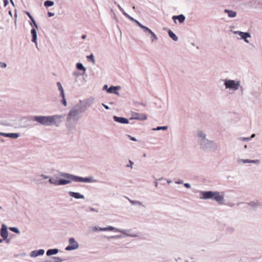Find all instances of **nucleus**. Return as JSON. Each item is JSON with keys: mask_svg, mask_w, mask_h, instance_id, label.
Instances as JSON below:
<instances>
[{"mask_svg": "<svg viewBox=\"0 0 262 262\" xmlns=\"http://www.w3.org/2000/svg\"><path fill=\"white\" fill-rule=\"evenodd\" d=\"M168 128L167 126H158L152 129L153 130H166Z\"/></svg>", "mask_w": 262, "mask_h": 262, "instance_id": "obj_33", "label": "nucleus"}, {"mask_svg": "<svg viewBox=\"0 0 262 262\" xmlns=\"http://www.w3.org/2000/svg\"><path fill=\"white\" fill-rule=\"evenodd\" d=\"M49 183L51 184L57 185V181L58 180H56L55 179L51 178L50 177L49 178Z\"/></svg>", "mask_w": 262, "mask_h": 262, "instance_id": "obj_32", "label": "nucleus"}, {"mask_svg": "<svg viewBox=\"0 0 262 262\" xmlns=\"http://www.w3.org/2000/svg\"><path fill=\"white\" fill-rule=\"evenodd\" d=\"M69 245L66 247V251H72L77 249L79 248V244L74 237H71L69 240Z\"/></svg>", "mask_w": 262, "mask_h": 262, "instance_id": "obj_13", "label": "nucleus"}, {"mask_svg": "<svg viewBox=\"0 0 262 262\" xmlns=\"http://www.w3.org/2000/svg\"><path fill=\"white\" fill-rule=\"evenodd\" d=\"M40 177H42L44 179H49V178L50 177L49 176H48L47 175H45L44 174H41Z\"/></svg>", "mask_w": 262, "mask_h": 262, "instance_id": "obj_42", "label": "nucleus"}, {"mask_svg": "<svg viewBox=\"0 0 262 262\" xmlns=\"http://www.w3.org/2000/svg\"><path fill=\"white\" fill-rule=\"evenodd\" d=\"M2 134H5V133H1V132H0V135L2 136Z\"/></svg>", "mask_w": 262, "mask_h": 262, "instance_id": "obj_60", "label": "nucleus"}, {"mask_svg": "<svg viewBox=\"0 0 262 262\" xmlns=\"http://www.w3.org/2000/svg\"><path fill=\"white\" fill-rule=\"evenodd\" d=\"M237 140L240 141H245V142H248L250 140V138H249L248 137H239L237 138Z\"/></svg>", "mask_w": 262, "mask_h": 262, "instance_id": "obj_34", "label": "nucleus"}, {"mask_svg": "<svg viewBox=\"0 0 262 262\" xmlns=\"http://www.w3.org/2000/svg\"><path fill=\"white\" fill-rule=\"evenodd\" d=\"M76 68L79 70H83V71H86V69L84 67L81 63L78 62L76 64Z\"/></svg>", "mask_w": 262, "mask_h": 262, "instance_id": "obj_30", "label": "nucleus"}, {"mask_svg": "<svg viewBox=\"0 0 262 262\" xmlns=\"http://www.w3.org/2000/svg\"><path fill=\"white\" fill-rule=\"evenodd\" d=\"M259 5L260 6L261 8H262V2L260 3Z\"/></svg>", "mask_w": 262, "mask_h": 262, "instance_id": "obj_57", "label": "nucleus"}, {"mask_svg": "<svg viewBox=\"0 0 262 262\" xmlns=\"http://www.w3.org/2000/svg\"><path fill=\"white\" fill-rule=\"evenodd\" d=\"M45 262H49L48 260H46L45 261Z\"/></svg>", "mask_w": 262, "mask_h": 262, "instance_id": "obj_64", "label": "nucleus"}, {"mask_svg": "<svg viewBox=\"0 0 262 262\" xmlns=\"http://www.w3.org/2000/svg\"><path fill=\"white\" fill-rule=\"evenodd\" d=\"M147 119V115L143 113H138L134 112L132 114V116L130 120H138L140 121L146 120Z\"/></svg>", "mask_w": 262, "mask_h": 262, "instance_id": "obj_14", "label": "nucleus"}, {"mask_svg": "<svg viewBox=\"0 0 262 262\" xmlns=\"http://www.w3.org/2000/svg\"><path fill=\"white\" fill-rule=\"evenodd\" d=\"M129 164H127L126 165V167L127 168H130L131 169H133V165L134 164V163L130 160H129Z\"/></svg>", "mask_w": 262, "mask_h": 262, "instance_id": "obj_38", "label": "nucleus"}, {"mask_svg": "<svg viewBox=\"0 0 262 262\" xmlns=\"http://www.w3.org/2000/svg\"><path fill=\"white\" fill-rule=\"evenodd\" d=\"M3 239L0 238V243H2L3 242Z\"/></svg>", "mask_w": 262, "mask_h": 262, "instance_id": "obj_61", "label": "nucleus"}, {"mask_svg": "<svg viewBox=\"0 0 262 262\" xmlns=\"http://www.w3.org/2000/svg\"><path fill=\"white\" fill-rule=\"evenodd\" d=\"M184 185L187 188H190L191 187V185L189 183H185Z\"/></svg>", "mask_w": 262, "mask_h": 262, "instance_id": "obj_46", "label": "nucleus"}, {"mask_svg": "<svg viewBox=\"0 0 262 262\" xmlns=\"http://www.w3.org/2000/svg\"><path fill=\"white\" fill-rule=\"evenodd\" d=\"M57 86L58 87V90L60 91V95L61 97H63L64 94V89L62 86L61 83L60 82H58L57 83Z\"/></svg>", "mask_w": 262, "mask_h": 262, "instance_id": "obj_28", "label": "nucleus"}, {"mask_svg": "<svg viewBox=\"0 0 262 262\" xmlns=\"http://www.w3.org/2000/svg\"><path fill=\"white\" fill-rule=\"evenodd\" d=\"M128 136L132 141H137V139L135 137H132L130 135H128Z\"/></svg>", "mask_w": 262, "mask_h": 262, "instance_id": "obj_45", "label": "nucleus"}, {"mask_svg": "<svg viewBox=\"0 0 262 262\" xmlns=\"http://www.w3.org/2000/svg\"><path fill=\"white\" fill-rule=\"evenodd\" d=\"M92 230L93 232H96L98 231H114L115 232H119L122 234L120 235H113L108 237V239H118L125 237H137L139 235L137 233L135 232L133 229H125L122 228H116L113 226H108L106 227H100L95 226L92 227Z\"/></svg>", "mask_w": 262, "mask_h": 262, "instance_id": "obj_1", "label": "nucleus"}, {"mask_svg": "<svg viewBox=\"0 0 262 262\" xmlns=\"http://www.w3.org/2000/svg\"><path fill=\"white\" fill-rule=\"evenodd\" d=\"M114 3L117 6L118 8L119 9V10L122 12V13L127 18H128L130 20H131L132 21H134V22H135L137 24V21H139L138 20L134 19L133 17H131L130 16H129L127 13H126L124 9L121 7V6L117 4L116 2H114Z\"/></svg>", "mask_w": 262, "mask_h": 262, "instance_id": "obj_16", "label": "nucleus"}, {"mask_svg": "<svg viewBox=\"0 0 262 262\" xmlns=\"http://www.w3.org/2000/svg\"><path fill=\"white\" fill-rule=\"evenodd\" d=\"M155 186H156V187H157V186H158V183H157V182H156L155 183Z\"/></svg>", "mask_w": 262, "mask_h": 262, "instance_id": "obj_55", "label": "nucleus"}, {"mask_svg": "<svg viewBox=\"0 0 262 262\" xmlns=\"http://www.w3.org/2000/svg\"><path fill=\"white\" fill-rule=\"evenodd\" d=\"M128 200H129V202L132 205H136V206H137L142 207H145V206L143 205V203L140 202V201H134V200H130V199H128Z\"/></svg>", "mask_w": 262, "mask_h": 262, "instance_id": "obj_26", "label": "nucleus"}, {"mask_svg": "<svg viewBox=\"0 0 262 262\" xmlns=\"http://www.w3.org/2000/svg\"><path fill=\"white\" fill-rule=\"evenodd\" d=\"M224 192L212 191H200L199 198L201 200L212 199L220 205L224 204L225 203Z\"/></svg>", "mask_w": 262, "mask_h": 262, "instance_id": "obj_5", "label": "nucleus"}, {"mask_svg": "<svg viewBox=\"0 0 262 262\" xmlns=\"http://www.w3.org/2000/svg\"><path fill=\"white\" fill-rule=\"evenodd\" d=\"M137 25L144 30L147 36H150L151 42L154 43L158 40L157 35L149 28L142 25L139 21H137Z\"/></svg>", "mask_w": 262, "mask_h": 262, "instance_id": "obj_7", "label": "nucleus"}, {"mask_svg": "<svg viewBox=\"0 0 262 262\" xmlns=\"http://www.w3.org/2000/svg\"><path fill=\"white\" fill-rule=\"evenodd\" d=\"M236 162L238 165L254 164L256 165H259L260 164V161L259 159L250 160L248 159H242L241 158L236 159Z\"/></svg>", "mask_w": 262, "mask_h": 262, "instance_id": "obj_10", "label": "nucleus"}, {"mask_svg": "<svg viewBox=\"0 0 262 262\" xmlns=\"http://www.w3.org/2000/svg\"><path fill=\"white\" fill-rule=\"evenodd\" d=\"M183 183V181L182 180H180V181H177L176 182V183L177 184H182Z\"/></svg>", "mask_w": 262, "mask_h": 262, "instance_id": "obj_53", "label": "nucleus"}, {"mask_svg": "<svg viewBox=\"0 0 262 262\" xmlns=\"http://www.w3.org/2000/svg\"><path fill=\"white\" fill-rule=\"evenodd\" d=\"M69 195L76 199H84V196L79 192L69 191Z\"/></svg>", "mask_w": 262, "mask_h": 262, "instance_id": "obj_19", "label": "nucleus"}, {"mask_svg": "<svg viewBox=\"0 0 262 262\" xmlns=\"http://www.w3.org/2000/svg\"><path fill=\"white\" fill-rule=\"evenodd\" d=\"M224 12L228 14V17L230 18H234L237 15L236 12L233 10L225 9Z\"/></svg>", "mask_w": 262, "mask_h": 262, "instance_id": "obj_23", "label": "nucleus"}, {"mask_svg": "<svg viewBox=\"0 0 262 262\" xmlns=\"http://www.w3.org/2000/svg\"><path fill=\"white\" fill-rule=\"evenodd\" d=\"M167 182L168 184H170L171 183V181L168 180L167 181Z\"/></svg>", "mask_w": 262, "mask_h": 262, "instance_id": "obj_54", "label": "nucleus"}, {"mask_svg": "<svg viewBox=\"0 0 262 262\" xmlns=\"http://www.w3.org/2000/svg\"><path fill=\"white\" fill-rule=\"evenodd\" d=\"M248 205L252 207H256L260 206V204L258 200H256L249 202Z\"/></svg>", "mask_w": 262, "mask_h": 262, "instance_id": "obj_27", "label": "nucleus"}, {"mask_svg": "<svg viewBox=\"0 0 262 262\" xmlns=\"http://www.w3.org/2000/svg\"><path fill=\"white\" fill-rule=\"evenodd\" d=\"M31 35L32 36V41L33 42H34L36 44V45L37 46V31H36V29H35V28L32 29V30H31Z\"/></svg>", "mask_w": 262, "mask_h": 262, "instance_id": "obj_22", "label": "nucleus"}, {"mask_svg": "<svg viewBox=\"0 0 262 262\" xmlns=\"http://www.w3.org/2000/svg\"><path fill=\"white\" fill-rule=\"evenodd\" d=\"M2 136L6 137L16 139L19 137L20 134L19 133H5V134H2Z\"/></svg>", "mask_w": 262, "mask_h": 262, "instance_id": "obj_24", "label": "nucleus"}, {"mask_svg": "<svg viewBox=\"0 0 262 262\" xmlns=\"http://www.w3.org/2000/svg\"><path fill=\"white\" fill-rule=\"evenodd\" d=\"M54 4V2L51 1H46L44 3V5L46 7H51V6H53Z\"/></svg>", "mask_w": 262, "mask_h": 262, "instance_id": "obj_31", "label": "nucleus"}, {"mask_svg": "<svg viewBox=\"0 0 262 262\" xmlns=\"http://www.w3.org/2000/svg\"><path fill=\"white\" fill-rule=\"evenodd\" d=\"M162 179H163V178H161L159 179V180H161Z\"/></svg>", "mask_w": 262, "mask_h": 262, "instance_id": "obj_63", "label": "nucleus"}, {"mask_svg": "<svg viewBox=\"0 0 262 262\" xmlns=\"http://www.w3.org/2000/svg\"><path fill=\"white\" fill-rule=\"evenodd\" d=\"M10 1H11V3H12V4L13 5H14V3H13V1H12V0H10Z\"/></svg>", "mask_w": 262, "mask_h": 262, "instance_id": "obj_59", "label": "nucleus"}, {"mask_svg": "<svg viewBox=\"0 0 262 262\" xmlns=\"http://www.w3.org/2000/svg\"><path fill=\"white\" fill-rule=\"evenodd\" d=\"M64 119V116L62 115H55L51 116V126L55 125L57 126L60 125Z\"/></svg>", "mask_w": 262, "mask_h": 262, "instance_id": "obj_11", "label": "nucleus"}, {"mask_svg": "<svg viewBox=\"0 0 262 262\" xmlns=\"http://www.w3.org/2000/svg\"><path fill=\"white\" fill-rule=\"evenodd\" d=\"M102 105L104 107V108L105 109H106V110H109L110 109V107H108V106L107 105H105L104 103H102Z\"/></svg>", "mask_w": 262, "mask_h": 262, "instance_id": "obj_48", "label": "nucleus"}, {"mask_svg": "<svg viewBox=\"0 0 262 262\" xmlns=\"http://www.w3.org/2000/svg\"><path fill=\"white\" fill-rule=\"evenodd\" d=\"M0 67L2 68H5L7 67V64L5 62H0Z\"/></svg>", "mask_w": 262, "mask_h": 262, "instance_id": "obj_40", "label": "nucleus"}, {"mask_svg": "<svg viewBox=\"0 0 262 262\" xmlns=\"http://www.w3.org/2000/svg\"><path fill=\"white\" fill-rule=\"evenodd\" d=\"M185 16L183 14H180L179 15H175L172 17V19L176 22V20L178 19L180 23H183L185 20Z\"/></svg>", "mask_w": 262, "mask_h": 262, "instance_id": "obj_21", "label": "nucleus"}, {"mask_svg": "<svg viewBox=\"0 0 262 262\" xmlns=\"http://www.w3.org/2000/svg\"><path fill=\"white\" fill-rule=\"evenodd\" d=\"M54 260L53 262H62L63 259L59 257H52V258Z\"/></svg>", "mask_w": 262, "mask_h": 262, "instance_id": "obj_35", "label": "nucleus"}, {"mask_svg": "<svg viewBox=\"0 0 262 262\" xmlns=\"http://www.w3.org/2000/svg\"><path fill=\"white\" fill-rule=\"evenodd\" d=\"M255 134H253L251 136V137H248V138H250V140H251L252 138H254V137H255Z\"/></svg>", "mask_w": 262, "mask_h": 262, "instance_id": "obj_51", "label": "nucleus"}, {"mask_svg": "<svg viewBox=\"0 0 262 262\" xmlns=\"http://www.w3.org/2000/svg\"><path fill=\"white\" fill-rule=\"evenodd\" d=\"M59 250L58 249H51L47 251L46 254L47 256H50L57 254Z\"/></svg>", "mask_w": 262, "mask_h": 262, "instance_id": "obj_25", "label": "nucleus"}, {"mask_svg": "<svg viewBox=\"0 0 262 262\" xmlns=\"http://www.w3.org/2000/svg\"><path fill=\"white\" fill-rule=\"evenodd\" d=\"M90 211H92V212H98V210L97 209L95 208L91 207V208H90Z\"/></svg>", "mask_w": 262, "mask_h": 262, "instance_id": "obj_43", "label": "nucleus"}, {"mask_svg": "<svg viewBox=\"0 0 262 262\" xmlns=\"http://www.w3.org/2000/svg\"><path fill=\"white\" fill-rule=\"evenodd\" d=\"M21 255L23 256H25L26 255V253H23L21 254Z\"/></svg>", "mask_w": 262, "mask_h": 262, "instance_id": "obj_56", "label": "nucleus"}, {"mask_svg": "<svg viewBox=\"0 0 262 262\" xmlns=\"http://www.w3.org/2000/svg\"><path fill=\"white\" fill-rule=\"evenodd\" d=\"M31 21H32L34 27L35 28V29H38V26H37L36 21H35L34 19H33Z\"/></svg>", "mask_w": 262, "mask_h": 262, "instance_id": "obj_41", "label": "nucleus"}, {"mask_svg": "<svg viewBox=\"0 0 262 262\" xmlns=\"http://www.w3.org/2000/svg\"><path fill=\"white\" fill-rule=\"evenodd\" d=\"M9 13L10 15H12V12L11 11H9Z\"/></svg>", "mask_w": 262, "mask_h": 262, "instance_id": "obj_58", "label": "nucleus"}, {"mask_svg": "<svg viewBox=\"0 0 262 262\" xmlns=\"http://www.w3.org/2000/svg\"><path fill=\"white\" fill-rule=\"evenodd\" d=\"M82 111L81 106L77 104L73 106L70 110L66 119V126L69 129L75 127L81 117L80 113H84Z\"/></svg>", "mask_w": 262, "mask_h": 262, "instance_id": "obj_3", "label": "nucleus"}, {"mask_svg": "<svg viewBox=\"0 0 262 262\" xmlns=\"http://www.w3.org/2000/svg\"><path fill=\"white\" fill-rule=\"evenodd\" d=\"M4 6L6 7L9 3L8 0H4Z\"/></svg>", "mask_w": 262, "mask_h": 262, "instance_id": "obj_47", "label": "nucleus"}, {"mask_svg": "<svg viewBox=\"0 0 262 262\" xmlns=\"http://www.w3.org/2000/svg\"><path fill=\"white\" fill-rule=\"evenodd\" d=\"M86 37V35L85 34H83L81 36V38L82 39H85Z\"/></svg>", "mask_w": 262, "mask_h": 262, "instance_id": "obj_52", "label": "nucleus"}, {"mask_svg": "<svg viewBox=\"0 0 262 262\" xmlns=\"http://www.w3.org/2000/svg\"><path fill=\"white\" fill-rule=\"evenodd\" d=\"M114 120L115 122L121 123V124H128L129 123L128 120L124 117H117L114 116L113 117Z\"/></svg>", "mask_w": 262, "mask_h": 262, "instance_id": "obj_18", "label": "nucleus"}, {"mask_svg": "<svg viewBox=\"0 0 262 262\" xmlns=\"http://www.w3.org/2000/svg\"><path fill=\"white\" fill-rule=\"evenodd\" d=\"M87 58L90 59L93 63L95 62V60L93 54H92L90 55L87 56Z\"/></svg>", "mask_w": 262, "mask_h": 262, "instance_id": "obj_39", "label": "nucleus"}, {"mask_svg": "<svg viewBox=\"0 0 262 262\" xmlns=\"http://www.w3.org/2000/svg\"><path fill=\"white\" fill-rule=\"evenodd\" d=\"M62 97V100H61V103L64 106H66L67 105V102L66 99L65 95H64L63 97Z\"/></svg>", "mask_w": 262, "mask_h": 262, "instance_id": "obj_37", "label": "nucleus"}, {"mask_svg": "<svg viewBox=\"0 0 262 262\" xmlns=\"http://www.w3.org/2000/svg\"><path fill=\"white\" fill-rule=\"evenodd\" d=\"M168 35L169 37L174 41H177L178 40V37L177 35L171 30L168 31Z\"/></svg>", "mask_w": 262, "mask_h": 262, "instance_id": "obj_29", "label": "nucleus"}, {"mask_svg": "<svg viewBox=\"0 0 262 262\" xmlns=\"http://www.w3.org/2000/svg\"><path fill=\"white\" fill-rule=\"evenodd\" d=\"M10 230L17 234L20 233L19 229L16 227H11L10 228Z\"/></svg>", "mask_w": 262, "mask_h": 262, "instance_id": "obj_36", "label": "nucleus"}, {"mask_svg": "<svg viewBox=\"0 0 262 262\" xmlns=\"http://www.w3.org/2000/svg\"><path fill=\"white\" fill-rule=\"evenodd\" d=\"M33 120L45 126H51V116H36Z\"/></svg>", "mask_w": 262, "mask_h": 262, "instance_id": "obj_8", "label": "nucleus"}, {"mask_svg": "<svg viewBox=\"0 0 262 262\" xmlns=\"http://www.w3.org/2000/svg\"><path fill=\"white\" fill-rule=\"evenodd\" d=\"M244 148H247V146L246 145H245L244 146Z\"/></svg>", "mask_w": 262, "mask_h": 262, "instance_id": "obj_62", "label": "nucleus"}, {"mask_svg": "<svg viewBox=\"0 0 262 262\" xmlns=\"http://www.w3.org/2000/svg\"><path fill=\"white\" fill-rule=\"evenodd\" d=\"M26 14H27V15L29 16V17L30 18V19L31 20L34 19L33 17L32 16V15H31V14L29 12H26Z\"/></svg>", "mask_w": 262, "mask_h": 262, "instance_id": "obj_44", "label": "nucleus"}, {"mask_svg": "<svg viewBox=\"0 0 262 262\" xmlns=\"http://www.w3.org/2000/svg\"><path fill=\"white\" fill-rule=\"evenodd\" d=\"M48 14L49 17H51V16H53L54 15V14L53 13L49 12L48 13Z\"/></svg>", "mask_w": 262, "mask_h": 262, "instance_id": "obj_49", "label": "nucleus"}, {"mask_svg": "<svg viewBox=\"0 0 262 262\" xmlns=\"http://www.w3.org/2000/svg\"><path fill=\"white\" fill-rule=\"evenodd\" d=\"M60 176L66 179H60L58 180L57 186L64 185L70 183L71 181L86 183H95L96 182V180L93 177L83 178L67 173H62Z\"/></svg>", "mask_w": 262, "mask_h": 262, "instance_id": "obj_4", "label": "nucleus"}, {"mask_svg": "<svg viewBox=\"0 0 262 262\" xmlns=\"http://www.w3.org/2000/svg\"><path fill=\"white\" fill-rule=\"evenodd\" d=\"M120 89V86H112L107 89V92L110 94H115L117 95H119V93L117 92V90H119Z\"/></svg>", "mask_w": 262, "mask_h": 262, "instance_id": "obj_20", "label": "nucleus"}, {"mask_svg": "<svg viewBox=\"0 0 262 262\" xmlns=\"http://www.w3.org/2000/svg\"><path fill=\"white\" fill-rule=\"evenodd\" d=\"M196 137L200 148L203 150L214 152L218 149L217 143L213 140L207 139L206 134L203 130H198Z\"/></svg>", "mask_w": 262, "mask_h": 262, "instance_id": "obj_2", "label": "nucleus"}, {"mask_svg": "<svg viewBox=\"0 0 262 262\" xmlns=\"http://www.w3.org/2000/svg\"><path fill=\"white\" fill-rule=\"evenodd\" d=\"M45 252V250L42 249L35 250L30 253V256L32 258H35L39 256L43 255Z\"/></svg>", "mask_w": 262, "mask_h": 262, "instance_id": "obj_15", "label": "nucleus"}, {"mask_svg": "<svg viewBox=\"0 0 262 262\" xmlns=\"http://www.w3.org/2000/svg\"><path fill=\"white\" fill-rule=\"evenodd\" d=\"M95 99L94 98L91 97L84 100H80L79 104L81 106L82 111H84L88 109L94 102Z\"/></svg>", "mask_w": 262, "mask_h": 262, "instance_id": "obj_12", "label": "nucleus"}, {"mask_svg": "<svg viewBox=\"0 0 262 262\" xmlns=\"http://www.w3.org/2000/svg\"><path fill=\"white\" fill-rule=\"evenodd\" d=\"M225 89L230 93H234L239 90L241 87V81L238 79H225L224 80Z\"/></svg>", "mask_w": 262, "mask_h": 262, "instance_id": "obj_6", "label": "nucleus"}, {"mask_svg": "<svg viewBox=\"0 0 262 262\" xmlns=\"http://www.w3.org/2000/svg\"><path fill=\"white\" fill-rule=\"evenodd\" d=\"M232 32L234 35H236V38L238 39H243L246 43H249V40L248 39V38L251 37V35L249 33L239 31H234Z\"/></svg>", "mask_w": 262, "mask_h": 262, "instance_id": "obj_9", "label": "nucleus"}, {"mask_svg": "<svg viewBox=\"0 0 262 262\" xmlns=\"http://www.w3.org/2000/svg\"><path fill=\"white\" fill-rule=\"evenodd\" d=\"M108 89V86L106 84L104 85L103 87V90H105L107 91V89Z\"/></svg>", "mask_w": 262, "mask_h": 262, "instance_id": "obj_50", "label": "nucleus"}, {"mask_svg": "<svg viewBox=\"0 0 262 262\" xmlns=\"http://www.w3.org/2000/svg\"><path fill=\"white\" fill-rule=\"evenodd\" d=\"M0 233H1V236L4 239L7 238V237L8 236V230H7V227L6 225L2 224Z\"/></svg>", "mask_w": 262, "mask_h": 262, "instance_id": "obj_17", "label": "nucleus"}]
</instances>
